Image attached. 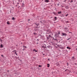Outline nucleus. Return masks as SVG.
<instances>
[{"instance_id":"10","label":"nucleus","mask_w":77,"mask_h":77,"mask_svg":"<svg viewBox=\"0 0 77 77\" xmlns=\"http://www.w3.org/2000/svg\"><path fill=\"white\" fill-rule=\"evenodd\" d=\"M73 0H72L70 2V3H72V2H73Z\"/></svg>"},{"instance_id":"26","label":"nucleus","mask_w":77,"mask_h":77,"mask_svg":"<svg viewBox=\"0 0 77 77\" xmlns=\"http://www.w3.org/2000/svg\"><path fill=\"white\" fill-rule=\"evenodd\" d=\"M36 25H37V26H38V25H39V24H36Z\"/></svg>"},{"instance_id":"21","label":"nucleus","mask_w":77,"mask_h":77,"mask_svg":"<svg viewBox=\"0 0 77 77\" xmlns=\"http://www.w3.org/2000/svg\"><path fill=\"white\" fill-rule=\"evenodd\" d=\"M49 37H51V35H49Z\"/></svg>"},{"instance_id":"17","label":"nucleus","mask_w":77,"mask_h":77,"mask_svg":"<svg viewBox=\"0 0 77 77\" xmlns=\"http://www.w3.org/2000/svg\"><path fill=\"white\" fill-rule=\"evenodd\" d=\"M16 54V56H18V55L17 54V53L16 52V53H15Z\"/></svg>"},{"instance_id":"8","label":"nucleus","mask_w":77,"mask_h":77,"mask_svg":"<svg viewBox=\"0 0 77 77\" xmlns=\"http://www.w3.org/2000/svg\"><path fill=\"white\" fill-rule=\"evenodd\" d=\"M12 20H15V18L14 17H12Z\"/></svg>"},{"instance_id":"34","label":"nucleus","mask_w":77,"mask_h":77,"mask_svg":"<svg viewBox=\"0 0 77 77\" xmlns=\"http://www.w3.org/2000/svg\"><path fill=\"white\" fill-rule=\"evenodd\" d=\"M43 55H45L44 54H43Z\"/></svg>"},{"instance_id":"16","label":"nucleus","mask_w":77,"mask_h":77,"mask_svg":"<svg viewBox=\"0 0 77 77\" xmlns=\"http://www.w3.org/2000/svg\"><path fill=\"white\" fill-rule=\"evenodd\" d=\"M68 14H67L66 15V17H67V16H68Z\"/></svg>"},{"instance_id":"19","label":"nucleus","mask_w":77,"mask_h":77,"mask_svg":"<svg viewBox=\"0 0 77 77\" xmlns=\"http://www.w3.org/2000/svg\"><path fill=\"white\" fill-rule=\"evenodd\" d=\"M33 51H35V49H34L33 50Z\"/></svg>"},{"instance_id":"24","label":"nucleus","mask_w":77,"mask_h":77,"mask_svg":"<svg viewBox=\"0 0 77 77\" xmlns=\"http://www.w3.org/2000/svg\"><path fill=\"white\" fill-rule=\"evenodd\" d=\"M72 59H74V57H72Z\"/></svg>"},{"instance_id":"4","label":"nucleus","mask_w":77,"mask_h":77,"mask_svg":"<svg viewBox=\"0 0 77 77\" xmlns=\"http://www.w3.org/2000/svg\"><path fill=\"white\" fill-rule=\"evenodd\" d=\"M45 2H46V3H48V2H49V1H48V0H46L45 1Z\"/></svg>"},{"instance_id":"20","label":"nucleus","mask_w":77,"mask_h":77,"mask_svg":"<svg viewBox=\"0 0 77 77\" xmlns=\"http://www.w3.org/2000/svg\"><path fill=\"white\" fill-rule=\"evenodd\" d=\"M35 52H37L38 51H36V50H35Z\"/></svg>"},{"instance_id":"15","label":"nucleus","mask_w":77,"mask_h":77,"mask_svg":"<svg viewBox=\"0 0 77 77\" xmlns=\"http://www.w3.org/2000/svg\"><path fill=\"white\" fill-rule=\"evenodd\" d=\"M23 47H24L25 48H26V46H23Z\"/></svg>"},{"instance_id":"2","label":"nucleus","mask_w":77,"mask_h":77,"mask_svg":"<svg viewBox=\"0 0 77 77\" xmlns=\"http://www.w3.org/2000/svg\"><path fill=\"white\" fill-rule=\"evenodd\" d=\"M62 34L63 35V36H66V34L65 33H62Z\"/></svg>"},{"instance_id":"25","label":"nucleus","mask_w":77,"mask_h":77,"mask_svg":"<svg viewBox=\"0 0 77 77\" xmlns=\"http://www.w3.org/2000/svg\"><path fill=\"white\" fill-rule=\"evenodd\" d=\"M34 35H36V33H34Z\"/></svg>"},{"instance_id":"18","label":"nucleus","mask_w":77,"mask_h":77,"mask_svg":"<svg viewBox=\"0 0 77 77\" xmlns=\"http://www.w3.org/2000/svg\"><path fill=\"white\" fill-rule=\"evenodd\" d=\"M59 5H60L58 3L57 4V6H59Z\"/></svg>"},{"instance_id":"33","label":"nucleus","mask_w":77,"mask_h":77,"mask_svg":"<svg viewBox=\"0 0 77 77\" xmlns=\"http://www.w3.org/2000/svg\"><path fill=\"white\" fill-rule=\"evenodd\" d=\"M19 2H20V0H18Z\"/></svg>"},{"instance_id":"5","label":"nucleus","mask_w":77,"mask_h":77,"mask_svg":"<svg viewBox=\"0 0 77 77\" xmlns=\"http://www.w3.org/2000/svg\"><path fill=\"white\" fill-rule=\"evenodd\" d=\"M54 21H56V20L57 19V17H55L54 18Z\"/></svg>"},{"instance_id":"35","label":"nucleus","mask_w":77,"mask_h":77,"mask_svg":"<svg viewBox=\"0 0 77 77\" xmlns=\"http://www.w3.org/2000/svg\"><path fill=\"white\" fill-rule=\"evenodd\" d=\"M2 56H3V55H2Z\"/></svg>"},{"instance_id":"28","label":"nucleus","mask_w":77,"mask_h":77,"mask_svg":"<svg viewBox=\"0 0 77 77\" xmlns=\"http://www.w3.org/2000/svg\"><path fill=\"white\" fill-rule=\"evenodd\" d=\"M67 66H68V63H67Z\"/></svg>"},{"instance_id":"11","label":"nucleus","mask_w":77,"mask_h":77,"mask_svg":"<svg viewBox=\"0 0 77 77\" xmlns=\"http://www.w3.org/2000/svg\"><path fill=\"white\" fill-rule=\"evenodd\" d=\"M58 14H61V11L58 12Z\"/></svg>"},{"instance_id":"30","label":"nucleus","mask_w":77,"mask_h":77,"mask_svg":"<svg viewBox=\"0 0 77 77\" xmlns=\"http://www.w3.org/2000/svg\"><path fill=\"white\" fill-rule=\"evenodd\" d=\"M30 20V19L28 20V21H29Z\"/></svg>"},{"instance_id":"7","label":"nucleus","mask_w":77,"mask_h":77,"mask_svg":"<svg viewBox=\"0 0 77 77\" xmlns=\"http://www.w3.org/2000/svg\"><path fill=\"white\" fill-rule=\"evenodd\" d=\"M67 49H69V50H70V49H71V48H69V47H67Z\"/></svg>"},{"instance_id":"36","label":"nucleus","mask_w":77,"mask_h":77,"mask_svg":"<svg viewBox=\"0 0 77 77\" xmlns=\"http://www.w3.org/2000/svg\"><path fill=\"white\" fill-rule=\"evenodd\" d=\"M65 71H66V70H65Z\"/></svg>"},{"instance_id":"29","label":"nucleus","mask_w":77,"mask_h":77,"mask_svg":"<svg viewBox=\"0 0 77 77\" xmlns=\"http://www.w3.org/2000/svg\"><path fill=\"white\" fill-rule=\"evenodd\" d=\"M48 60H50V59H48Z\"/></svg>"},{"instance_id":"6","label":"nucleus","mask_w":77,"mask_h":77,"mask_svg":"<svg viewBox=\"0 0 77 77\" xmlns=\"http://www.w3.org/2000/svg\"><path fill=\"white\" fill-rule=\"evenodd\" d=\"M47 65H48L47 67L49 68V67H50V64H48Z\"/></svg>"},{"instance_id":"14","label":"nucleus","mask_w":77,"mask_h":77,"mask_svg":"<svg viewBox=\"0 0 77 77\" xmlns=\"http://www.w3.org/2000/svg\"><path fill=\"white\" fill-rule=\"evenodd\" d=\"M66 23H69V21H66Z\"/></svg>"},{"instance_id":"27","label":"nucleus","mask_w":77,"mask_h":77,"mask_svg":"<svg viewBox=\"0 0 77 77\" xmlns=\"http://www.w3.org/2000/svg\"><path fill=\"white\" fill-rule=\"evenodd\" d=\"M66 0H65V1H64V2H66Z\"/></svg>"},{"instance_id":"22","label":"nucleus","mask_w":77,"mask_h":77,"mask_svg":"<svg viewBox=\"0 0 77 77\" xmlns=\"http://www.w3.org/2000/svg\"><path fill=\"white\" fill-rule=\"evenodd\" d=\"M69 39H70V38L67 39V40H69Z\"/></svg>"},{"instance_id":"3","label":"nucleus","mask_w":77,"mask_h":77,"mask_svg":"<svg viewBox=\"0 0 77 77\" xmlns=\"http://www.w3.org/2000/svg\"><path fill=\"white\" fill-rule=\"evenodd\" d=\"M13 52H14V54H15L16 53V51L15 50H14L13 51Z\"/></svg>"},{"instance_id":"9","label":"nucleus","mask_w":77,"mask_h":77,"mask_svg":"<svg viewBox=\"0 0 77 77\" xmlns=\"http://www.w3.org/2000/svg\"><path fill=\"white\" fill-rule=\"evenodd\" d=\"M7 24H9L10 23H9V22L8 21L7 23Z\"/></svg>"},{"instance_id":"32","label":"nucleus","mask_w":77,"mask_h":77,"mask_svg":"<svg viewBox=\"0 0 77 77\" xmlns=\"http://www.w3.org/2000/svg\"><path fill=\"white\" fill-rule=\"evenodd\" d=\"M17 4H18V5L19 4V3H17Z\"/></svg>"},{"instance_id":"12","label":"nucleus","mask_w":77,"mask_h":77,"mask_svg":"<svg viewBox=\"0 0 77 77\" xmlns=\"http://www.w3.org/2000/svg\"><path fill=\"white\" fill-rule=\"evenodd\" d=\"M0 46H1V47L2 48V47H3V45H1Z\"/></svg>"},{"instance_id":"23","label":"nucleus","mask_w":77,"mask_h":77,"mask_svg":"<svg viewBox=\"0 0 77 77\" xmlns=\"http://www.w3.org/2000/svg\"><path fill=\"white\" fill-rule=\"evenodd\" d=\"M66 8H68L67 7V6H66Z\"/></svg>"},{"instance_id":"13","label":"nucleus","mask_w":77,"mask_h":77,"mask_svg":"<svg viewBox=\"0 0 77 77\" xmlns=\"http://www.w3.org/2000/svg\"><path fill=\"white\" fill-rule=\"evenodd\" d=\"M39 67H42V66L39 65L38 66Z\"/></svg>"},{"instance_id":"31","label":"nucleus","mask_w":77,"mask_h":77,"mask_svg":"<svg viewBox=\"0 0 77 77\" xmlns=\"http://www.w3.org/2000/svg\"><path fill=\"white\" fill-rule=\"evenodd\" d=\"M23 5H24V3H23Z\"/></svg>"},{"instance_id":"1","label":"nucleus","mask_w":77,"mask_h":77,"mask_svg":"<svg viewBox=\"0 0 77 77\" xmlns=\"http://www.w3.org/2000/svg\"><path fill=\"white\" fill-rule=\"evenodd\" d=\"M60 34V32H57L55 33V36H58L57 35H59Z\"/></svg>"}]
</instances>
